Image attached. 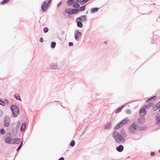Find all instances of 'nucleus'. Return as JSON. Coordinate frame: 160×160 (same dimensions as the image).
Here are the masks:
<instances>
[{"mask_svg": "<svg viewBox=\"0 0 160 160\" xmlns=\"http://www.w3.org/2000/svg\"><path fill=\"white\" fill-rule=\"evenodd\" d=\"M140 119H141V120H142V122H143V121H144V120H143V118H140Z\"/></svg>", "mask_w": 160, "mask_h": 160, "instance_id": "obj_44", "label": "nucleus"}, {"mask_svg": "<svg viewBox=\"0 0 160 160\" xmlns=\"http://www.w3.org/2000/svg\"><path fill=\"white\" fill-rule=\"evenodd\" d=\"M159 152L160 153V150H159Z\"/></svg>", "mask_w": 160, "mask_h": 160, "instance_id": "obj_46", "label": "nucleus"}, {"mask_svg": "<svg viewBox=\"0 0 160 160\" xmlns=\"http://www.w3.org/2000/svg\"><path fill=\"white\" fill-rule=\"evenodd\" d=\"M10 121V118L9 117H6L4 120V125L5 127H8Z\"/></svg>", "mask_w": 160, "mask_h": 160, "instance_id": "obj_6", "label": "nucleus"}, {"mask_svg": "<svg viewBox=\"0 0 160 160\" xmlns=\"http://www.w3.org/2000/svg\"><path fill=\"white\" fill-rule=\"evenodd\" d=\"M73 7L75 8H78L79 7V5L78 4L76 3L75 2H74Z\"/></svg>", "mask_w": 160, "mask_h": 160, "instance_id": "obj_25", "label": "nucleus"}, {"mask_svg": "<svg viewBox=\"0 0 160 160\" xmlns=\"http://www.w3.org/2000/svg\"><path fill=\"white\" fill-rule=\"evenodd\" d=\"M79 10L77 9H72V14L77 13L78 12Z\"/></svg>", "mask_w": 160, "mask_h": 160, "instance_id": "obj_19", "label": "nucleus"}, {"mask_svg": "<svg viewBox=\"0 0 160 160\" xmlns=\"http://www.w3.org/2000/svg\"><path fill=\"white\" fill-rule=\"evenodd\" d=\"M77 22V26L80 28L82 27L83 25L82 22H80V21H78Z\"/></svg>", "mask_w": 160, "mask_h": 160, "instance_id": "obj_24", "label": "nucleus"}, {"mask_svg": "<svg viewBox=\"0 0 160 160\" xmlns=\"http://www.w3.org/2000/svg\"><path fill=\"white\" fill-rule=\"evenodd\" d=\"M147 106H144L140 109V114L141 116H145L146 113V108Z\"/></svg>", "mask_w": 160, "mask_h": 160, "instance_id": "obj_4", "label": "nucleus"}, {"mask_svg": "<svg viewBox=\"0 0 160 160\" xmlns=\"http://www.w3.org/2000/svg\"><path fill=\"white\" fill-rule=\"evenodd\" d=\"M9 0H3L2 2L1 3L3 4H6L8 2Z\"/></svg>", "mask_w": 160, "mask_h": 160, "instance_id": "obj_29", "label": "nucleus"}, {"mask_svg": "<svg viewBox=\"0 0 160 160\" xmlns=\"http://www.w3.org/2000/svg\"><path fill=\"white\" fill-rule=\"evenodd\" d=\"M61 2H59V3H58V4L57 5V6L58 7L59 6H60L61 4Z\"/></svg>", "mask_w": 160, "mask_h": 160, "instance_id": "obj_42", "label": "nucleus"}, {"mask_svg": "<svg viewBox=\"0 0 160 160\" xmlns=\"http://www.w3.org/2000/svg\"><path fill=\"white\" fill-rule=\"evenodd\" d=\"M111 123L110 122H108L105 125V128L106 129H108L109 128L111 127Z\"/></svg>", "mask_w": 160, "mask_h": 160, "instance_id": "obj_22", "label": "nucleus"}, {"mask_svg": "<svg viewBox=\"0 0 160 160\" xmlns=\"http://www.w3.org/2000/svg\"><path fill=\"white\" fill-rule=\"evenodd\" d=\"M0 132L2 134H3L5 133V131L3 129H2L0 130Z\"/></svg>", "mask_w": 160, "mask_h": 160, "instance_id": "obj_34", "label": "nucleus"}, {"mask_svg": "<svg viewBox=\"0 0 160 160\" xmlns=\"http://www.w3.org/2000/svg\"><path fill=\"white\" fill-rule=\"evenodd\" d=\"M114 139L118 143H122L125 142V140L122 136L117 131H114L112 133Z\"/></svg>", "mask_w": 160, "mask_h": 160, "instance_id": "obj_1", "label": "nucleus"}, {"mask_svg": "<svg viewBox=\"0 0 160 160\" xmlns=\"http://www.w3.org/2000/svg\"><path fill=\"white\" fill-rule=\"evenodd\" d=\"M139 122L140 123H142V122H141V121H140V120H139Z\"/></svg>", "mask_w": 160, "mask_h": 160, "instance_id": "obj_45", "label": "nucleus"}, {"mask_svg": "<svg viewBox=\"0 0 160 160\" xmlns=\"http://www.w3.org/2000/svg\"><path fill=\"white\" fill-rule=\"evenodd\" d=\"M99 8H92L91 10V12L92 13H94L95 12H97Z\"/></svg>", "mask_w": 160, "mask_h": 160, "instance_id": "obj_23", "label": "nucleus"}, {"mask_svg": "<svg viewBox=\"0 0 160 160\" xmlns=\"http://www.w3.org/2000/svg\"><path fill=\"white\" fill-rule=\"evenodd\" d=\"M123 147L122 145H120L119 146L117 147L116 149L118 151L121 152L123 151Z\"/></svg>", "mask_w": 160, "mask_h": 160, "instance_id": "obj_13", "label": "nucleus"}, {"mask_svg": "<svg viewBox=\"0 0 160 160\" xmlns=\"http://www.w3.org/2000/svg\"><path fill=\"white\" fill-rule=\"evenodd\" d=\"M21 142V139L19 138H14L12 139L11 142L12 144H17Z\"/></svg>", "mask_w": 160, "mask_h": 160, "instance_id": "obj_5", "label": "nucleus"}, {"mask_svg": "<svg viewBox=\"0 0 160 160\" xmlns=\"http://www.w3.org/2000/svg\"><path fill=\"white\" fill-rule=\"evenodd\" d=\"M69 46H72L73 45V43L72 42H70L69 43Z\"/></svg>", "mask_w": 160, "mask_h": 160, "instance_id": "obj_37", "label": "nucleus"}, {"mask_svg": "<svg viewBox=\"0 0 160 160\" xmlns=\"http://www.w3.org/2000/svg\"><path fill=\"white\" fill-rule=\"evenodd\" d=\"M26 123L25 122L23 123L21 125V131H23L25 130V129L26 128Z\"/></svg>", "mask_w": 160, "mask_h": 160, "instance_id": "obj_16", "label": "nucleus"}, {"mask_svg": "<svg viewBox=\"0 0 160 160\" xmlns=\"http://www.w3.org/2000/svg\"><path fill=\"white\" fill-rule=\"evenodd\" d=\"M137 125L136 123L134 122L131 124L129 128V132L130 133H132L135 132L137 130Z\"/></svg>", "mask_w": 160, "mask_h": 160, "instance_id": "obj_3", "label": "nucleus"}, {"mask_svg": "<svg viewBox=\"0 0 160 160\" xmlns=\"http://www.w3.org/2000/svg\"><path fill=\"white\" fill-rule=\"evenodd\" d=\"M22 141L21 142V143L20 145V146L18 147V148L17 149V151H19V150L20 149V148H21V147L22 146Z\"/></svg>", "mask_w": 160, "mask_h": 160, "instance_id": "obj_30", "label": "nucleus"}, {"mask_svg": "<svg viewBox=\"0 0 160 160\" xmlns=\"http://www.w3.org/2000/svg\"><path fill=\"white\" fill-rule=\"evenodd\" d=\"M131 111L130 110H127L126 111V112L128 114H130L131 113Z\"/></svg>", "mask_w": 160, "mask_h": 160, "instance_id": "obj_35", "label": "nucleus"}, {"mask_svg": "<svg viewBox=\"0 0 160 160\" xmlns=\"http://www.w3.org/2000/svg\"><path fill=\"white\" fill-rule=\"evenodd\" d=\"M48 28H47V27H46V28H44L43 29V31L44 32H45V33H46L47 32H48Z\"/></svg>", "mask_w": 160, "mask_h": 160, "instance_id": "obj_32", "label": "nucleus"}, {"mask_svg": "<svg viewBox=\"0 0 160 160\" xmlns=\"http://www.w3.org/2000/svg\"><path fill=\"white\" fill-rule=\"evenodd\" d=\"M81 33L80 32L77 31L76 34L75 35V38L76 40H78L79 37L81 36Z\"/></svg>", "mask_w": 160, "mask_h": 160, "instance_id": "obj_11", "label": "nucleus"}, {"mask_svg": "<svg viewBox=\"0 0 160 160\" xmlns=\"http://www.w3.org/2000/svg\"><path fill=\"white\" fill-rule=\"evenodd\" d=\"M75 144V142L73 140L71 142V143H70V145L72 147H73L74 145Z\"/></svg>", "mask_w": 160, "mask_h": 160, "instance_id": "obj_31", "label": "nucleus"}, {"mask_svg": "<svg viewBox=\"0 0 160 160\" xmlns=\"http://www.w3.org/2000/svg\"><path fill=\"white\" fill-rule=\"evenodd\" d=\"M20 124V122H18L17 123V128H18L19 127V125Z\"/></svg>", "mask_w": 160, "mask_h": 160, "instance_id": "obj_39", "label": "nucleus"}, {"mask_svg": "<svg viewBox=\"0 0 160 160\" xmlns=\"http://www.w3.org/2000/svg\"><path fill=\"white\" fill-rule=\"evenodd\" d=\"M160 108V101L157 103L153 107L154 111H156Z\"/></svg>", "mask_w": 160, "mask_h": 160, "instance_id": "obj_10", "label": "nucleus"}, {"mask_svg": "<svg viewBox=\"0 0 160 160\" xmlns=\"http://www.w3.org/2000/svg\"><path fill=\"white\" fill-rule=\"evenodd\" d=\"M14 116L17 117L19 114V110L18 107L16 105H12L11 107Z\"/></svg>", "mask_w": 160, "mask_h": 160, "instance_id": "obj_2", "label": "nucleus"}, {"mask_svg": "<svg viewBox=\"0 0 160 160\" xmlns=\"http://www.w3.org/2000/svg\"><path fill=\"white\" fill-rule=\"evenodd\" d=\"M58 160H64V158L63 157H61Z\"/></svg>", "mask_w": 160, "mask_h": 160, "instance_id": "obj_41", "label": "nucleus"}, {"mask_svg": "<svg viewBox=\"0 0 160 160\" xmlns=\"http://www.w3.org/2000/svg\"><path fill=\"white\" fill-rule=\"evenodd\" d=\"M89 0H78V2L85 3Z\"/></svg>", "mask_w": 160, "mask_h": 160, "instance_id": "obj_26", "label": "nucleus"}, {"mask_svg": "<svg viewBox=\"0 0 160 160\" xmlns=\"http://www.w3.org/2000/svg\"><path fill=\"white\" fill-rule=\"evenodd\" d=\"M159 111H160V109L159 110Z\"/></svg>", "mask_w": 160, "mask_h": 160, "instance_id": "obj_47", "label": "nucleus"}, {"mask_svg": "<svg viewBox=\"0 0 160 160\" xmlns=\"http://www.w3.org/2000/svg\"><path fill=\"white\" fill-rule=\"evenodd\" d=\"M87 18L86 16H83L80 18H77L76 19V20L77 21H81L82 22H84L87 20Z\"/></svg>", "mask_w": 160, "mask_h": 160, "instance_id": "obj_7", "label": "nucleus"}, {"mask_svg": "<svg viewBox=\"0 0 160 160\" xmlns=\"http://www.w3.org/2000/svg\"><path fill=\"white\" fill-rule=\"evenodd\" d=\"M156 119V123L157 125H159L160 124V115L159 116L156 115L155 117Z\"/></svg>", "mask_w": 160, "mask_h": 160, "instance_id": "obj_12", "label": "nucleus"}, {"mask_svg": "<svg viewBox=\"0 0 160 160\" xmlns=\"http://www.w3.org/2000/svg\"><path fill=\"white\" fill-rule=\"evenodd\" d=\"M151 156H153L155 155V153L154 152H151Z\"/></svg>", "mask_w": 160, "mask_h": 160, "instance_id": "obj_40", "label": "nucleus"}, {"mask_svg": "<svg viewBox=\"0 0 160 160\" xmlns=\"http://www.w3.org/2000/svg\"><path fill=\"white\" fill-rule=\"evenodd\" d=\"M4 104V103L3 101L0 100V104L2 105H3Z\"/></svg>", "mask_w": 160, "mask_h": 160, "instance_id": "obj_36", "label": "nucleus"}, {"mask_svg": "<svg viewBox=\"0 0 160 160\" xmlns=\"http://www.w3.org/2000/svg\"><path fill=\"white\" fill-rule=\"evenodd\" d=\"M52 0H49L48 1V4H49V3L50 2L52 1Z\"/></svg>", "mask_w": 160, "mask_h": 160, "instance_id": "obj_43", "label": "nucleus"}, {"mask_svg": "<svg viewBox=\"0 0 160 160\" xmlns=\"http://www.w3.org/2000/svg\"><path fill=\"white\" fill-rule=\"evenodd\" d=\"M49 6V5H48L47 4V2H44L42 6V10L43 11H45L48 8V6Z\"/></svg>", "mask_w": 160, "mask_h": 160, "instance_id": "obj_9", "label": "nucleus"}, {"mask_svg": "<svg viewBox=\"0 0 160 160\" xmlns=\"http://www.w3.org/2000/svg\"><path fill=\"white\" fill-rule=\"evenodd\" d=\"M128 121V119L127 118H125L122 120L120 122L121 123L123 126L125 123H127Z\"/></svg>", "mask_w": 160, "mask_h": 160, "instance_id": "obj_17", "label": "nucleus"}, {"mask_svg": "<svg viewBox=\"0 0 160 160\" xmlns=\"http://www.w3.org/2000/svg\"><path fill=\"white\" fill-rule=\"evenodd\" d=\"M85 6H82V7H81L79 9H80V11H82L85 9Z\"/></svg>", "mask_w": 160, "mask_h": 160, "instance_id": "obj_33", "label": "nucleus"}, {"mask_svg": "<svg viewBox=\"0 0 160 160\" xmlns=\"http://www.w3.org/2000/svg\"><path fill=\"white\" fill-rule=\"evenodd\" d=\"M122 126V124L120 122H119L118 124H117L114 128V129L117 130Z\"/></svg>", "mask_w": 160, "mask_h": 160, "instance_id": "obj_15", "label": "nucleus"}, {"mask_svg": "<svg viewBox=\"0 0 160 160\" xmlns=\"http://www.w3.org/2000/svg\"><path fill=\"white\" fill-rule=\"evenodd\" d=\"M56 45V43L55 42H52L51 43V47L53 48L55 47Z\"/></svg>", "mask_w": 160, "mask_h": 160, "instance_id": "obj_28", "label": "nucleus"}, {"mask_svg": "<svg viewBox=\"0 0 160 160\" xmlns=\"http://www.w3.org/2000/svg\"><path fill=\"white\" fill-rule=\"evenodd\" d=\"M65 12L69 14H72V9L70 8L66 9L65 10Z\"/></svg>", "mask_w": 160, "mask_h": 160, "instance_id": "obj_18", "label": "nucleus"}, {"mask_svg": "<svg viewBox=\"0 0 160 160\" xmlns=\"http://www.w3.org/2000/svg\"><path fill=\"white\" fill-rule=\"evenodd\" d=\"M43 41V39L42 38H41L40 39V41L41 42H42Z\"/></svg>", "mask_w": 160, "mask_h": 160, "instance_id": "obj_38", "label": "nucleus"}, {"mask_svg": "<svg viewBox=\"0 0 160 160\" xmlns=\"http://www.w3.org/2000/svg\"><path fill=\"white\" fill-rule=\"evenodd\" d=\"M78 2V0H68L67 2V4L68 6L71 5L73 2Z\"/></svg>", "mask_w": 160, "mask_h": 160, "instance_id": "obj_14", "label": "nucleus"}, {"mask_svg": "<svg viewBox=\"0 0 160 160\" xmlns=\"http://www.w3.org/2000/svg\"><path fill=\"white\" fill-rule=\"evenodd\" d=\"M156 96H153V97L147 100L146 102H148L149 101L152 100V99H156Z\"/></svg>", "mask_w": 160, "mask_h": 160, "instance_id": "obj_27", "label": "nucleus"}, {"mask_svg": "<svg viewBox=\"0 0 160 160\" xmlns=\"http://www.w3.org/2000/svg\"><path fill=\"white\" fill-rule=\"evenodd\" d=\"M14 97L17 99L20 100V101H21V98L19 94H16L14 95Z\"/></svg>", "mask_w": 160, "mask_h": 160, "instance_id": "obj_21", "label": "nucleus"}, {"mask_svg": "<svg viewBox=\"0 0 160 160\" xmlns=\"http://www.w3.org/2000/svg\"><path fill=\"white\" fill-rule=\"evenodd\" d=\"M12 138L11 135L9 134L8 136L5 139V141L7 143L11 144L12 142Z\"/></svg>", "mask_w": 160, "mask_h": 160, "instance_id": "obj_8", "label": "nucleus"}, {"mask_svg": "<svg viewBox=\"0 0 160 160\" xmlns=\"http://www.w3.org/2000/svg\"><path fill=\"white\" fill-rule=\"evenodd\" d=\"M125 107V105H123L122 106H121L118 109H117V110L116 111L115 113H118L119 112H120L122 109Z\"/></svg>", "mask_w": 160, "mask_h": 160, "instance_id": "obj_20", "label": "nucleus"}]
</instances>
